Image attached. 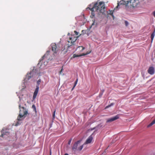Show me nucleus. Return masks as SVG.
<instances>
[{
	"mask_svg": "<svg viewBox=\"0 0 155 155\" xmlns=\"http://www.w3.org/2000/svg\"><path fill=\"white\" fill-rule=\"evenodd\" d=\"M92 5L91 4L89 5V7L87 8V9H89L91 12V15L90 17L93 18L96 14L98 15L101 13L103 15H105L107 12L105 10V7L104 3L102 2H96L92 7Z\"/></svg>",
	"mask_w": 155,
	"mask_h": 155,
	"instance_id": "f257e3e1",
	"label": "nucleus"
},
{
	"mask_svg": "<svg viewBox=\"0 0 155 155\" xmlns=\"http://www.w3.org/2000/svg\"><path fill=\"white\" fill-rule=\"evenodd\" d=\"M19 108L20 110L17 120L18 121H21L25 118V115L28 114V111L24 107H21L20 105L19 106Z\"/></svg>",
	"mask_w": 155,
	"mask_h": 155,
	"instance_id": "f03ea898",
	"label": "nucleus"
},
{
	"mask_svg": "<svg viewBox=\"0 0 155 155\" xmlns=\"http://www.w3.org/2000/svg\"><path fill=\"white\" fill-rule=\"evenodd\" d=\"M81 140L78 141L73 145L72 147V150L74 151H81L83 148V145H81L80 144Z\"/></svg>",
	"mask_w": 155,
	"mask_h": 155,
	"instance_id": "7ed1b4c3",
	"label": "nucleus"
},
{
	"mask_svg": "<svg viewBox=\"0 0 155 155\" xmlns=\"http://www.w3.org/2000/svg\"><path fill=\"white\" fill-rule=\"evenodd\" d=\"M129 3V1H125L123 0L120 1L119 2H118L117 5L114 8V10H117L118 9L119 5H125L126 7L128 6V4Z\"/></svg>",
	"mask_w": 155,
	"mask_h": 155,
	"instance_id": "20e7f679",
	"label": "nucleus"
},
{
	"mask_svg": "<svg viewBox=\"0 0 155 155\" xmlns=\"http://www.w3.org/2000/svg\"><path fill=\"white\" fill-rule=\"evenodd\" d=\"M130 5L133 7L137 6L139 3L138 0H130L129 1Z\"/></svg>",
	"mask_w": 155,
	"mask_h": 155,
	"instance_id": "39448f33",
	"label": "nucleus"
},
{
	"mask_svg": "<svg viewBox=\"0 0 155 155\" xmlns=\"http://www.w3.org/2000/svg\"><path fill=\"white\" fill-rule=\"evenodd\" d=\"M52 51L54 53H57L59 50L56 44L53 43L51 44Z\"/></svg>",
	"mask_w": 155,
	"mask_h": 155,
	"instance_id": "423d86ee",
	"label": "nucleus"
},
{
	"mask_svg": "<svg viewBox=\"0 0 155 155\" xmlns=\"http://www.w3.org/2000/svg\"><path fill=\"white\" fill-rule=\"evenodd\" d=\"M119 118V115H116V116L113 117L111 118L108 119L107 120L106 122L107 123L110 122L114 121L116 120L117 119Z\"/></svg>",
	"mask_w": 155,
	"mask_h": 155,
	"instance_id": "0eeeda50",
	"label": "nucleus"
},
{
	"mask_svg": "<svg viewBox=\"0 0 155 155\" xmlns=\"http://www.w3.org/2000/svg\"><path fill=\"white\" fill-rule=\"evenodd\" d=\"M77 38L74 37H70L69 38V41H68L69 43L71 42V45L68 46V48H69L71 46L74 45V43L76 41Z\"/></svg>",
	"mask_w": 155,
	"mask_h": 155,
	"instance_id": "6e6552de",
	"label": "nucleus"
},
{
	"mask_svg": "<svg viewBox=\"0 0 155 155\" xmlns=\"http://www.w3.org/2000/svg\"><path fill=\"white\" fill-rule=\"evenodd\" d=\"M147 72L149 74L151 75H153L154 73L155 69L153 67H150L149 68Z\"/></svg>",
	"mask_w": 155,
	"mask_h": 155,
	"instance_id": "1a4fd4ad",
	"label": "nucleus"
},
{
	"mask_svg": "<svg viewBox=\"0 0 155 155\" xmlns=\"http://www.w3.org/2000/svg\"><path fill=\"white\" fill-rule=\"evenodd\" d=\"M93 140V137L91 135L87 139L84 144H87L90 143Z\"/></svg>",
	"mask_w": 155,
	"mask_h": 155,
	"instance_id": "9d476101",
	"label": "nucleus"
},
{
	"mask_svg": "<svg viewBox=\"0 0 155 155\" xmlns=\"http://www.w3.org/2000/svg\"><path fill=\"white\" fill-rule=\"evenodd\" d=\"M39 87L38 86H37L36 88L34 93L33 96V99L34 100L36 97L38 91Z\"/></svg>",
	"mask_w": 155,
	"mask_h": 155,
	"instance_id": "9b49d317",
	"label": "nucleus"
},
{
	"mask_svg": "<svg viewBox=\"0 0 155 155\" xmlns=\"http://www.w3.org/2000/svg\"><path fill=\"white\" fill-rule=\"evenodd\" d=\"M33 74V71L31 72L30 73L28 74L26 76L25 80H28L31 78V74Z\"/></svg>",
	"mask_w": 155,
	"mask_h": 155,
	"instance_id": "f8f14e48",
	"label": "nucleus"
},
{
	"mask_svg": "<svg viewBox=\"0 0 155 155\" xmlns=\"http://www.w3.org/2000/svg\"><path fill=\"white\" fill-rule=\"evenodd\" d=\"M115 10H114H114H109L108 11V12L106 11V12H107L106 13V14L105 15H104L105 16V15H106V14L107 13L109 15H110L112 16V17L113 18H114V16L113 15V12H114V11H115ZM116 11L117 10H116Z\"/></svg>",
	"mask_w": 155,
	"mask_h": 155,
	"instance_id": "ddd939ff",
	"label": "nucleus"
},
{
	"mask_svg": "<svg viewBox=\"0 0 155 155\" xmlns=\"http://www.w3.org/2000/svg\"><path fill=\"white\" fill-rule=\"evenodd\" d=\"M90 53V52H88V53L87 52L86 54H84V53H83L81 54H80V55H77V54H73V58H75V57H80V56H82L85 55L86 54H89Z\"/></svg>",
	"mask_w": 155,
	"mask_h": 155,
	"instance_id": "4468645a",
	"label": "nucleus"
},
{
	"mask_svg": "<svg viewBox=\"0 0 155 155\" xmlns=\"http://www.w3.org/2000/svg\"><path fill=\"white\" fill-rule=\"evenodd\" d=\"M50 52V51H47L46 52V53L43 56L42 58V59L41 60H42L43 59L45 58H46L47 57V56L48 55V54H49Z\"/></svg>",
	"mask_w": 155,
	"mask_h": 155,
	"instance_id": "2eb2a0df",
	"label": "nucleus"
},
{
	"mask_svg": "<svg viewBox=\"0 0 155 155\" xmlns=\"http://www.w3.org/2000/svg\"><path fill=\"white\" fill-rule=\"evenodd\" d=\"M85 49V48L83 47V46H79L78 47L77 50H80L81 51H82L84 49Z\"/></svg>",
	"mask_w": 155,
	"mask_h": 155,
	"instance_id": "dca6fc26",
	"label": "nucleus"
},
{
	"mask_svg": "<svg viewBox=\"0 0 155 155\" xmlns=\"http://www.w3.org/2000/svg\"><path fill=\"white\" fill-rule=\"evenodd\" d=\"M155 35V34H154V33H152V34H151V42H152Z\"/></svg>",
	"mask_w": 155,
	"mask_h": 155,
	"instance_id": "f3484780",
	"label": "nucleus"
},
{
	"mask_svg": "<svg viewBox=\"0 0 155 155\" xmlns=\"http://www.w3.org/2000/svg\"><path fill=\"white\" fill-rule=\"evenodd\" d=\"M32 108L33 109V110L35 112V113H36V109L35 106L34 105H33L32 106Z\"/></svg>",
	"mask_w": 155,
	"mask_h": 155,
	"instance_id": "a211bd4d",
	"label": "nucleus"
},
{
	"mask_svg": "<svg viewBox=\"0 0 155 155\" xmlns=\"http://www.w3.org/2000/svg\"><path fill=\"white\" fill-rule=\"evenodd\" d=\"M114 103H111L110 104H109V105H107V106L106 107H105V108H108V107H110V106H113V105H114Z\"/></svg>",
	"mask_w": 155,
	"mask_h": 155,
	"instance_id": "6ab92c4d",
	"label": "nucleus"
},
{
	"mask_svg": "<svg viewBox=\"0 0 155 155\" xmlns=\"http://www.w3.org/2000/svg\"><path fill=\"white\" fill-rule=\"evenodd\" d=\"M125 25L126 26H127L129 24V23L127 21H125Z\"/></svg>",
	"mask_w": 155,
	"mask_h": 155,
	"instance_id": "aec40b11",
	"label": "nucleus"
},
{
	"mask_svg": "<svg viewBox=\"0 0 155 155\" xmlns=\"http://www.w3.org/2000/svg\"><path fill=\"white\" fill-rule=\"evenodd\" d=\"M56 110H55L54 111L53 114V118H54L55 117V113Z\"/></svg>",
	"mask_w": 155,
	"mask_h": 155,
	"instance_id": "412c9836",
	"label": "nucleus"
},
{
	"mask_svg": "<svg viewBox=\"0 0 155 155\" xmlns=\"http://www.w3.org/2000/svg\"><path fill=\"white\" fill-rule=\"evenodd\" d=\"M153 123H152V122H151L149 124L147 127H151V126H152V125H153Z\"/></svg>",
	"mask_w": 155,
	"mask_h": 155,
	"instance_id": "4be33fe9",
	"label": "nucleus"
},
{
	"mask_svg": "<svg viewBox=\"0 0 155 155\" xmlns=\"http://www.w3.org/2000/svg\"><path fill=\"white\" fill-rule=\"evenodd\" d=\"M78 81V79H77L76 80V81L75 82H74V87L75 86L76 84H77V81Z\"/></svg>",
	"mask_w": 155,
	"mask_h": 155,
	"instance_id": "5701e85b",
	"label": "nucleus"
},
{
	"mask_svg": "<svg viewBox=\"0 0 155 155\" xmlns=\"http://www.w3.org/2000/svg\"><path fill=\"white\" fill-rule=\"evenodd\" d=\"M71 140H72L71 139L68 141V144H70L71 143Z\"/></svg>",
	"mask_w": 155,
	"mask_h": 155,
	"instance_id": "b1692460",
	"label": "nucleus"
},
{
	"mask_svg": "<svg viewBox=\"0 0 155 155\" xmlns=\"http://www.w3.org/2000/svg\"><path fill=\"white\" fill-rule=\"evenodd\" d=\"M74 32L75 34L76 35H78V33L76 31H74Z\"/></svg>",
	"mask_w": 155,
	"mask_h": 155,
	"instance_id": "393cba45",
	"label": "nucleus"
},
{
	"mask_svg": "<svg viewBox=\"0 0 155 155\" xmlns=\"http://www.w3.org/2000/svg\"><path fill=\"white\" fill-rule=\"evenodd\" d=\"M151 122L153 123V124H155V119L153 120Z\"/></svg>",
	"mask_w": 155,
	"mask_h": 155,
	"instance_id": "a878e982",
	"label": "nucleus"
},
{
	"mask_svg": "<svg viewBox=\"0 0 155 155\" xmlns=\"http://www.w3.org/2000/svg\"><path fill=\"white\" fill-rule=\"evenodd\" d=\"M63 70V68H62V69H61V70L60 71V74H61V72Z\"/></svg>",
	"mask_w": 155,
	"mask_h": 155,
	"instance_id": "bb28decb",
	"label": "nucleus"
},
{
	"mask_svg": "<svg viewBox=\"0 0 155 155\" xmlns=\"http://www.w3.org/2000/svg\"><path fill=\"white\" fill-rule=\"evenodd\" d=\"M153 16L155 17V11L153 12Z\"/></svg>",
	"mask_w": 155,
	"mask_h": 155,
	"instance_id": "cd10ccee",
	"label": "nucleus"
},
{
	"mask_svg": "<svg viewBox=\"0 0 155 155\" xmlns=\"http://www.w3.org/2000/svg\"><path fill=\"white\" fill-rule=\"evenodd\" d=\"M4 135L5 134H2L1 136L2 137H3Z\"/></svg>",
	"mask_w": 155,
	"mask_h": 155,
	"instance_id": "c85d7f7f",
	"label": "nucleus"
},
{
	"mask_svg": "<svg viewBox=\"0 0 155 155\" xmlns=\"http://www.w3.org/2000/svg\"><path fill=\"white\" fill-rule=\"evenodd\" d=\"M19 124L18 122H17V123L16 124V125L17 126Z\"/></svg>",
	"mask_w": 155,
	"mask_h": 155,
	"instance_id": "c756f323",
	"label": "nucleus"
},
{
	"mask_svg": "<svg viewBox=\"0 0 155 155\" xmlns=\"http://www.w3.org/2000/svg\"><path fill=\"white\" fill-rule=\"evenodd\" d=\"M64 155H68V154L67 153H66L64 154Z\"/></svg>",
	"mask_w": 155,
	"mask_h": 155,
	"instance_id": "7c9ffc66",
	"label": "nucleus"
},
{
	"mask_svg": "<svg viewBox=\"0 0 155 155\" xmlns=\"http://www.w3.org/2000/svg\"><path fill=\"white\" fill-rule=\"evenodd\" d=\"M153 33H154L155 34V29H154V31Z\"/></svg>",
	"mask_w": 155,
	"mask_h": 155,
	"instance_id": "2f4dec72",
	"label": "nucleus"
},
{
	"mask_svg": "<svg viewBox=\"0 0 155 155\" xmlns=\"http://www.w3.org/2000/svg\"><path fill=\"white\" fill-rule=\"evenodd\" d=\"M38 83H39V80H38L37 81V83L38 84Z\"/></svg>",
	"mask_w": 155,
	"mask_h": 155,
	"instance_id": "473e14b6",
	"label": "nucleus"
},
{
	"mask_svg": "<svg viewBox=\"0 0 155 155\" xmlns=\"http://www.w3.org/2000/svg\"><path fill=\"white\" fill-rule=\"evenodd\" d=\"M94 22L92 24V25H94Z\"/></svg>",
	"mask_w": 155,
	"mask_h": 155,
	"instance_id": "72a5a7b5",
	"label": "nucleus"
}]
</instances>
